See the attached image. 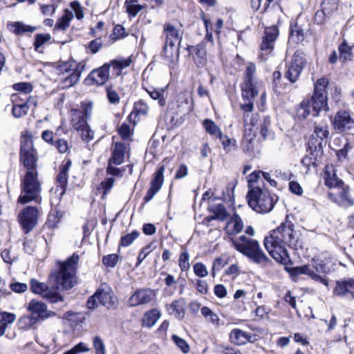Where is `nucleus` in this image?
<instances>
[{
	"label": "nucleus",
	"instance_id": "1",
	"mask_svg": "<svg viewBox=\"0 0 354 354\" xmlns=\"http://www.w3.org/2000/svg\"><path fill=\"white\" fill-rule=\"evenodd\" d=\"M302 244L301 234L295 230V225L290 221L281 223L264 239V246L269 254L284 265L291 261L286 246L297 250L303 247Z\"/></svg>",
	"mask_w": 354,
	"mask_h": 354
},
{
	"label": "nucleus",
	"instance_id": "2",
	"mask_svg": "<svg viewBox=\"0 0 354 354\" xmlns=\"http://www.w3.org/2000/svg\"><path fill=\"white\" fill-rule=\"evenodd\" d=\"M243 226L242 218L237 214H234L227 223L226 232L229 235L227 240L231 243L232 247L246 256L253 263L266 266L269 261V258L263 252L257 240L247 237L245 235L239 238L230 236V235L240 233Z\"/></svg>",
	"mask_w": 354,
	"mask_h": 354
},
{
	"label": "nucleus",
	"instance_id": "3",
	"mask_svg": "<svg viewBox=\"0 0 354 354\" xmlns=\"http://www.w3.org/2000/svg\"><path fill=\"white\" fill-rule=\"evenodd\" d=\"M80 256L74 252L65 261H58L59 270L52 272L50 277L54 279L57 285L64 290L71 289L77 283V272Z\"/></svg>",
	"mask_w": 354,
	"mask_h": 354
},
{
	"label": "nucleus",
	"instance_id": "4",
	"mask_svg": "<svg viewBox=\"0 0 354 354\" xmlns=\"http://www.w3.org/2000/svg\"><path fill=\"white\" fill-rule=\"evenodd\" d=\"M171 23L163 25L162 36L164 37V46L162 55L167 62L175 63L178 60L180 47L183 37V30Z\"/></svg>",
	"mask_w": 354,
	"mask_h": 354
},
{
	"label": "nucleus",
	"instance_id": "5",
	"mask_svg": "<svg viewBox=\"0 0 354 354\" xmlns=\"http://www.w3.org/2000/svg\"><path fill=\"white\" fill-rule=\"evenodd\" d=\"M41 187L38 179V172L26 171L21 183V194L18 203L26 204L31 201L40 203Z\"/></svg>",
	"mask_w": 354,
	"mask_h": 354
},
{
	"label": "nucleus",
	"instance_id": "6",
	"mask_svg": "<svg viewBox=\"0 0 354 354\" xmlns=\"http://www.w3.org/2000/svg\"><path fill=\"white\" fill-rule=\"evenodd\" d=\"M248 205L260 214L270 212L276 203L269 191L265 187H252L247 194Z\"/></svg>",
	"mask_w": 354,
	"mask_h": 354
},
{
	"label": "nucleus",
	"instance_id": "7",
	"mask_svg": "<svg viewBox=\"0 0 354 354\" xmlns=\"http://www.w3.org/2000/svg\"><path fill=\"white\" fill-rule=\"evenodd\" d=\"M286 270L289 273L290 276L295 280L300 274L308 275L311 279L319 282L326 287L328 286V281L322 274H327L326 266L319 262V260H313V264L304 265L297 267H286Z\"/></svg>",
	"mask_w": 354,
	"mask_h": 354
},
{
	"label": "nucleus",
	"instance_id": "8",
	"mask_svg": "<svg viewBox=\"0 0 354 354\" xmlns=\"http://www.w3.org/2000/svg\"><path fill=\"white\" fill-rule=\"evenodd\" d=\"M37 152L33 146L30 134L22 135L20 148V162L26 171H37Z\"/></svg>",
	"mask_w": 354,
	"mask_h": 354
},
{
	"label": "nucleus",
	"instance_id": "9",
	"mask_svg": "<svg viewBox=\"0 0 354 354\" xmlns=\"http://www.w3.org/2000/svg\"><path fill=\"white\" fill-rule=\"evenodd\" d=\"M328 80L326 77L319 78L315 84L314 93L310 99L307 100L310 104L313 115L317 116L321 111L329 110L327 104L326 87Z\"/></svg>",
	"mask_w": 354,
	"mask_h": 354
},
{
	"label": "nucleus",
	"instance_id": "10",
	"mask_svg": "<svg viewBox=\"0 0 354 354\" xmlns=\"http://www.w3.org/2000/svg\"><path fill=\"white\" fill-rule=\"evenodd\" d=\"M255 97L243 99L245 102L241 104V109L243 111V122L244 132L257 133V127L260 120L258 113H252L254 110V102Z\"/></svg>",
	"mask_w": 354,
	"mask_h": 354
},
{
	"label": "nucleus",
	"instance_id": "11",
	"mask_svg": "<svg viewBox=\"0 0 354 354\" xmlns=\"http://www.w3.org/2000/svg\"><path fill=\"white\" fill-rule=\"evenodd\" d=\"M39 211L37 207L27 206L18 214V222L25 234L30 232L38 223Z\"/></svg>",
	"mask_w": 354,
	"mask_h": 354
},
{
	"label": "nucleus",
	"instance_id": "12",
	"mask_svg": "<svg viewBox=\"0 0 354 354\" xmlns=\"http://www.w3.org/2000/svg\"><path fill=\"white\" fill-rule=\"evenodd\" d=\"M30 289L33 293L41 295L50 303L64 301L63 297L57 289L50 288L45 283L40 282L35 279L30 280Z\"/></svg>",
	"mask_w": 354,
	"mask_h": 354
},
{
	"label": "nucleus",
	"instance_id": "13",
	"mask_svg": "<svg viewBox=\"0 0 354 354\" xmlns=\"http://www.w3.org/2000/svg\"><path fill=\"white\" fill-rule=\"evenodd\" d=\"M256 66L254 63H249L246 67L244 82L241 85V95L243 99L255 97L258 94L257 82L254 75Z\"/></svg>",
	"mask_w": 354,
	"mask_h": 354
},
{
	"label": "nucleus",
	"instance_id": "14",
	"mask_svg": "<svg viewBox=\"0 0 354 354\" xmlns=\"http://www.w3.org/2000/svg\"><path fill=\"white\" fill-rule=\"evenodd\" d=\"M306 64L303 53L297 51L294 53L290 62L287 64L288 70L285 77L292 83L297 81Z\"/></svg>",
	"mask_w": 354,
	"mask_h": 354
},
{
	"label": "nucleus",
	"instance_id": "15",
	"mask_svg": "<svg viewBox=\"0 0 354 354\" xmlns=\"http://www.w3.org/2000/svg\"><path fill=\"white\" fill-rule=\"evenodd\" d=\"M328 197L342 207L354 205V197L351 194L349 187L345 184L336 189L335 192H329Z\"/></svg>",
	"mask_w": 354,
	"mask_h": 354
},
{
	"label": "nucleus",
	"instance_id": "16",
	"mask_svg": "<svg viewBox=\"0 0 354 354\" xmlns=\"http://www.w3.org/2000/svg\"><path fill=\"white\" fill-rule=\"evenodd\" d=\"M334 296L346 301L354 300V279H348L337 281L333 290Z\"/></svg>",
	"mask_w": 354,
	"mask_h": 354
},
{
	"label": "nucleus",
	"instance_id": "17",
	"mask_svg": "<svg viewBox=\"0 0 354 354\" xmlns=\"http://www.w3.org/2000/svg\"><path fill=\"white\" fill-rule=\"evenodd\" d=\"M334 128L340 131L354 129V119L348 111L341 110L337 112L333 120Z\"/></svg>",
	"mask_w": 354,
	"mask_h": 354
},
{
	"label": "nucleus",
	"instance_id": "18",
	"mask_svg": "<svg viewBox=\"0 0 354 354\" xmlns=\"http://www.w3.org/2000/svg\"><path fill=\"white\" fill-rule=\"evenodd\" d=\"M155 292L150 288L137 290L129 299V306H137L149 303L155 297Z\"/></svg>",
	"mask_w": 354,
	"mask_h": 354
},
{
	"label": "nucleus",
	"instance_id": "19",
	"mask_svg": "<svg viewBox=\"0 0 354 354\" xmlns=\"http://www.w3.org/2000/svg\"><path fill=\"white\" fill-rule=\"evenodd\" d=\"M110 67L111 64L106 63L101 67L93 69L86 80L92 81L96 85L104 84L109 79Z\"/></svg>",
	"mask_w": 354,
	"mask_h": 354
},
{
	"label": "nucleus",
	"instance_id": "20",
	"mask_svg": "<svg viewBox=\"0 0 354 354\" xmlns=\"http://www.w3.org/2000/svg\"><path fill=\"white\" fill-rule=\"evenodd\" d=\"M74 115L78 118V121L75 123L76 119L73 117L72 122L74 127L77 130L81 131V136L83 140L89 142L94 138V132L90 129L89 126L86 123L84 118L80 115V113L77 111H74Z\"/></svg>",
	"mask_w": 354,
	"mask_h": 354
},
{
	"label": "nucleus",
	"instance_id": "21",
	"mask_svg": "<svg viewBox=\"0 0 354 354\" xmlns=\"http://www.w3.org/2000/svg\"><path fill=\"white\" fill-rule=\"evenodd\" d=\"M230 342L238 346L245 345L247 342L253 343L257 340L256 335L239 328L233 329L230 333Z\"/></svg>",
	"mask_w": 354,
	"mask_h": 354
},
{
	"label": "nucleus",
	"instance_id": "22",
	"mask_svg": "<svg viewBox=\"0 0 354 354\" xmlns=\"http://www.w3.org/2000/svg\"><path fill=\"white\" fill-rule=\"evenodd\" d=\"M265 35L263 37L261 44V50L270 53L274 45V41L278 36V29L275 26L266 28L265 30Z\"/></svg>",
	"mask_w": 354,
	"mask_h": 354
},
{
	"label": "nucleus",
	"instance_id": "23",
	"mask_svg": "<svg viewBox=\"0 0 354 354\" xmlns=\"http://www.w3.org/2000/svg\"><path fill=\"white\" fill-rule=\"evenodd\" d=\"M189 55L194 54L193 58L198 67L203 66L206 61V43L201 42L198 45L189 46L186 48Z\"/></svg>",
	"mask_w": 354,
	"mask_h": 354
},
{
	"label": "nucleus",
	"instance_id": "24",
	"mask_svg": "<svg viewBox=\"0 0 354 354\" xmlns=\"http://www.w3.org/2000/svg\"><path fill=\"white\" fill-rule=\"evenodd\" d=\"M256 134L244 132L242 140V149L243 152L250 157L254 156L259 152L257 142L255 140Z\"/></svg>",
	"mask_w": 354,
	"mask_h": 354
},
{
	"label": "nucleus",
	"instance_id": "25",
	"mask_svg": "<svg viewBox=\"0 0 354 354\" xmlns=\"http://www.w3.org/2000/svg\"><path fill=\"white\" fill-rule=\"evenodd\" d=\"M27 309L33 315H35L38 319H44L49 316L47 306L44 303L35 299L29 302Z\"/></svg>",
	"mask_w": 354,
	"mask_h": 354
},
{
	"label": "nucleus",
	"instance_id": "26",
	"mask_svg": "<svg viewBox=\"0 0 354 354\" xmlns=\"http://www.w3.org/2000/svg\"><path fill=\"white\" fill-rule=\"evenodd\" d=\"M84 64L82 63L75 64L73 72L61 81L60 86L62 88H66L76 84L79 82L82 71L84 70Z\"/></svg>",
	"mask_w": 354,
	"mask_h": 354
},
{
	"label": "nucleus",
	"instance_id": "27",
	"mask_svg": "<svg viewBox=\"0 0 354 354\" xmlns=\"http://www.w3.org/2000/svg\"><path fill=\"white\" fill-rule=\"evenodd\" d=\"M125 149L126 147L124 145L116 143L112 152V155L109 160L110 164H114L115 165H121L124 162Z\"/></svg>",
	"mask_w": 354,
	"mask_h": 354
},
{
	"label": "nucleus",
	"instance_id": "28",
	"mask_svg": "<svg viewBox=\"0 0 354 354\" xmlns=\"http://www.w3.org/2000/svg\"><path fill=\"white\" fill-rule=\"evenodd\" d=\"M209 211L214 214L208 218L209 220L218 219L224 221L229 216L225 206L221 203L211 205L209 207Z\"/></svg>",
	"mask_w": 354,
	"mask_h": 354
},
{
	"label": "nucleus",
	"instance_id": "29",
	"mask_svg": "<svg viewBox=\"0 0 354 354\" xmlns=\"http://www.w3.org/2000/svg\"><path fill=\"white\" fill-rule=\"evenodd\" d=\"M344 183L339 179L335 172L328 170V167H326L325 171V185L330 188L337 189L340 186H343Z\"/></svg>",
	"mask_w": 354,
	"mask_h": 354
},
{
	"label": "nucleus",
	"instance_id": "30",
	"mask_svg": "<svg viewBox=\"0 0 354 354\" xmlns=\"http://www.w3.org/2000/svg\"><path fill=\"white\" fill-rule=\"evenodd\" d=\"M10 30L17 35H22L28 32H33L37 30L36 26L26 25L21 21L13 22L10 25Z\"/></svg>",
	"mask_w": 354,
	"mask_h": 354
},
{
	"label": "nucleus",
	"instance_id": "31",
	"mask_svg": "<svg viewBox=\"0 0 354 354\" xmlns=\"http://www.w3.org/2000/svg\"><path fill=\"white\" fill-rule=\"evenodd\" d=\"M167 310L176 317L183 319L185 315V303L183 300H175L167 306Z\"/></svg>",
	"mask_w": 354,
	"mask_h": 354
},
{
	"label": "nucleus",
	"instance_id": "32",
	"mask_svg": "<svg viewBox=\"0 0 354 354\" xmlns=\"http://www.w3.org/2000/svg\"><path fill=\"white\" fill-rule=\"evenodd\" d=\"M96 295L97 296L98 301L106 306L107 308H110L113 306V297L112 294L109 290H105L103 289H97L95 292Z\"/></svg>",
	"mask_w": 354,
	"mask_h": 354
},
{
	"label": "nucleus",
	"instance_id": "33",
	"mask_svg": "<svg viewBox=\"0 0 354 354\" xmlns=\"http://www.w3.org/2000/svg\"><path fill=\"white\" fill-rule=\"evenodd\" d=\"M73 11L66 9L64 15L58 19L55 24V29L65 30L70 26V22L73 18Z\"/></svg>",
	"mask_w": 354,
	"mask_h": 354
},
{
	"label": "nucleus",
	"instance_id": "34",
	"mask_svg": "<svg viewBox=\"0 0 354 354\" xmlns=\"http://www.w3.org/2000/svg\"><path fill=\"white\" fill-rule=\"evenodd\" d=\"M339 59L342 63L351 61L353 59L352 47L344 40L338 47Z\"/></svg>",
	"mask_w": 354,
	"mask_h": 354
},
{
	"label": "nucleus",
	"instance_id": "35",
	"mask_svg": "<svg viewBox=\"0 0 354 354\" xmlns=\"http://www.w3.org/2000/svg\"><path fill=\"white\" fill-rule=\"evenodd\" d=\"M203 127L210 136L219 138L223 134L220 127L212 120L205 119L203 121Z\"/></svg>",
	"mask_w": 354,
	"mask_h": 354
},
{
	"label": "nucleus",
	"instance_id": "36",
	"mask_svg": "<svg viewBox=\"0 0 354 354\" xmlns=\"http://www.w3.org/2000/svg\"><path fill=\"white\" fill-rule=\"evenodd\" d=\"M160 317V312L156 309H152L147 312L142 319L143 326L148 328L152 327Z\"/></svg>",
	"mask_w": 354,
	"mask_h": 354
},
{
	"label": "nucleus",
	"instance_id": "37",
	"mask_svg": "<svg viewBox=\"0 0 354 354\" xmlns=\"http://www.w3.org/2000/svg\"><path fill=\"white\" fill-rule=\"evenodd\" d=\"M270 118L269 116H265L263 120L260 121V133L263 140L274 138L273 133L270 129Z\"/></svg>",
	"mask_w": 354,
	"mask_h": 354
},
{
	"label": "nucleus",
	"instance_id": "38",
	"mask_svg": "<svg viewBox=\"0 0 354 354\" xmlns=\"http://www.w3.org/2000/svg\"><path fill=\"white\" fill-rule=\"evenodd\" d=\"M310 114L313 115L310 104L308 100H304L296 108V115L299 119H305Z\"/></svg>",
	"mask_w": 354,
	"mask_h": 354
},
{
	"label": "nucleus",
	"instance_id": "39",
	"mask_svg": "<svg viewBox=\"0 0 354 354\" xmlns=\"http://www.w3.org/2000/svg\"><path fill=\"white\" fill-rule=\"evenodd\" d=\"M261 171H254L248 176V184L249 190H251L252 187H264L263 180L261 178Z\"/></svg>",
	"mask_w": 354,
	"mask_h": 354
},
{
	"label": "nucleus",
	"instance_id": "40",
	"mask_svg": "<svg viewBox=\"0 0 354 354\" xmlns=\"http://www.w3.org/2000/svg\"><path fill=\"white\" fill-rule=\"evenodd\" d=\"M68 172L59 170V173L57 177V186L56 188V192H59V195L61 196H62L66 192L68 185Z\"/></svg>",
	"mask_w": 354,
	"mask_h": 354
},
{
	"label": "nucleus",
	"instance_id": "41",
	"mask_svg": "<svg viewBox=\"0 0 354 354\" xmlns=\"http://www.w3.org/2000/svg\"><path fill=\"white\" fill-rule=\"evenodd\" d=\"M1 257L4 262L12 264L19 260V254L16 250L6 248L1 252Z\"/></svg>",
	"mask_w": 354,
	"mask_h": 354
},
{
	"label": "nucleus",
	"instance_id": "42",
	"mask_svg": "<svg viewBox=\"0 0 354 354\" xmlns=\"http://www.w3.org/2000/svg\"><path fill=\"white\" fill-rule=\"evenodd\" d=\"M147 93L153 100H158V104L163 106L165 104V99L164 97V89H156L154 88H149L145 89Z\"/></svg>",
	"mask_w": 354,
	"mask_h": 354
},
{
	"label": "nucleus",
	"instance_id": "43",
	"mask_svg": "<svg viewBox=\"0 0 354 354\" xmlns=\"http://www.w3.org/2000/svg\"><path fill=\"white\" fill-rule=\"evenodd\" d=\"M39 319L32 313L30 315H25L19 319V324L22 328H29L35 325Z\"/></svg>",
	"mask_w": 354,
	"mask_h": 354
},
{
	"label": "nucleus",
	"instance_id": "44",
	"mask_svg": "<svg viewBox=\"0 0 354 354\" xmlns=\"http://www.w3.org/2000/svg\"><path fill=\"white\" fill-rule=\"evenodd\" d=\"M51 35L49 33L37 34L35 37L33 44L35 51H39V48L51 39Z\"/></svg>",
	"mask_w": 354,
	"mask_h": 354
},
{
	"label": "nucleus",
	"instance_id": "45",
	"mask_svg": "<svg viewBox=\"0 0 354 354\" xmlns=\"http://www.w3.org/2000/svg\"><path fill=\"white\" fill-rule=\"evenodd\" d=\"M165 167L160 166L155 173L154 178L150 183V186L160 190L163 183V173Z\"/></svg>",
	"mask_w": 354,
	"mask_h": 354
},
{
	"label": "nucleus",
	"instance_id": "46",
	"mask_svg": "<svg viewBox=\"0 0 354 354\" xmlns=\"http://www.w3.org/2000/svg\"><path fill=\"white\" fill-rule=\"evenodd\" d=\"M201 314L206 318L208 322H211L212 324L217 326H219V317L209 308L203 306L201 308Z\"/></svg>",
	"mask_w": 354,
	"mask_h": 354
},
{
	"label": "nucleus",
	"instance_id": "47",
	"mask_svg": "<svg viewBox=\"0 0 354 354\" xmlns=\"http://www.w3.org/2000/svg\"><path fill=\"white\" fill-rule=\"evenodd\" d=\"M290 38L297 42L302 41L304 39V29L296 23L290 28Z\"/></svg>",
	"mask_w": 354,
	"mask_h": 354
},
{
	"label": "nucleus",
	"instance_id": "48",
	"mask_svg": "<svg viewBox=\"0 0 354 354\" xmlns=\"http://www.w3.org/2000/svg\"><path fill=\"white\" fill-rule=\"evenodd\" d=\"M29 110V106L26 102L20 104H14L12 109V115L19 118L26 115Z\"/></svg>",
	"mask_w": 354,
	"mask_h": 354
},
{
	"label": "nucleus",
	"instance_id": "49",
	"mask_svg": "<svg viewBox=\"0 0 354 354\" xmlns=\"http://www.w3.org/2000/svg\"><path fill=\"white\" fill-rule=\"evenodd\" d=\"M178 266L182 272H186L189 270V254L187 250L181 252L178 260Z\"/></svg>",
	"mask_w": 354,
	"mask_h": 354
},
{
	"label": "nucleus",
	"instance_id": "50",
	"mask_svg": "<svg viewBox=\"0 0 354 354\" xmlns=\"http://www.w3.org/2000/svg\"><path fill=\"white\" fill-rule=\"evenodd\" d=\"M218 138L222 142L225 151L227 152L231 151L236 146V140L230 138L227 136L222 134Z\"/></svg>",
	"mask_w": 354,
	"mask_h": 354
},
{
	"label": "nucleus",
	"instance_id": "51",
	"mask_svg": "<svg viewBox=\"0 0 354 354\" xmlns=\"http://www.w3.org/2000/svg\"><path fill=\"white\" fill-rule=\"evenodd\" d=\"M328 134L329 131L328 130V126L325 124L315 126L313 135H314V137L315 136L323 142L324 139L328 138Z\"/></svg>",
	"mask_w": 354,
	"mask_h": 354
},
{
	"label": "nucleus",
	"instance_id": "52",
	"mask_svg": "<svg viewBox=\"0 0 354 354\" xmlns=\"http://www.w3.org/2000/svg\"><path fill=\"white\" fill-rule=\"evenodd\" d=\"M140 235L138 231H133L131 233L122 236L120 239V245L123 247L130 245Z\"/></svg>",
	"mask_w": 354,
	"mask_h": 354
},
{
	"label": "nucleus",
	"instance_id": "53",
	"mask_svg": "<svg viewBox=\"0 0 354 354\" xmlns=\"http://www.w3.org/2000/svg\"><path fill=\"white\" fill-rule=\"evenodd\" d=\"M106 93L107 99L111 104H117L120 102V97L111 86L106 87Z\"/></svg>",
	"mask_w": 354,
	"mask_h": 354
},
{
	"label": "nucleus",
	"instance_id": "54",
	"mask_svg": "<svg viewBox=\"0 0 354 354\" xmlns=\"http://www.w3.org/2000/svg\"><path fill=\"white\" fill-rule=\"evenodd\" d=\"M172 340L175 344L184 353H187L189 351V346L187 342L183 338L176 335H173L171 337Z\"/></svg>",
	"mask_w": 354,
	"mask_h": 354
},
{
	"label": "nucleus",
	"instance_id": "55",
	"mask_svg": "<svg viewBox=\"0 0 354 354\" xmlns=\"http://www.w3.org/2000/svg\"><path fill=\"white\" fill-rule=\"evenodd\" d=\"M93 344L95 351V354H106L105 344L100 337H94L93 339Z\"/></svg>",
	"mask_w": 354,
	"mask_h": 354
},
{
	"label": "nucleus",
	"instance_id": "56",
	"mask_svg": "<svg viewBox=\"0 0 354 354\" xmlns=\"http://www.w3.org/2000/svg\"><path fill=\"white\" fill-rule=\"evenodd\" d=\"M119 256L116 254H111L102 257V263L109 268H113L118 263Z\"/></svg>",
	"mask_w": 354,
	"mask_h": 354
},
{
	"label": "nucleus",
	"instance_id": "57",
	"mask_svg": "<svg viewBox=\"0 0 354 354\" xmlns=\"http://www.w3.org/2000/svg\"><path fill=\"white\" fill-rule=\"evenodd\" d=\"M16 315L14 313L3 312L0 313V323L2 326L7 328L8 324H10L15 322Z\"/></svg>",
	"mask_w": 354,
	"mask_h": 354
},
{
	"label": "nucleus",
	"instance_id": "58",
	"mask_svg": "<svg viewBox=\"0 0 354 354\" xmlns=\"http://www.w3.org/2000/svg\"><path fill=\"white\" fill-rule=\"evenodd\" d=\"M89 348L84 342H80L68 351H65L63 354H80L88 352Z\"/></svg>",
	"mask_w": 354,
	"mask_h": 354
},
{
	"label": "nucleus",
	"instance_id": "59",
	"mask_svg": "<svg viewBox=\"0 0 354 354\" xmlns=\"http://www.w3.org/2000/svg\"><path fill=\"white\" fill-rule=\"evenodd\" d=\"M126 12L131 17H135L142 9L144 6L140 4L124 5Z\"/></svg>",
	"mask_w": 354,
	"mask_h": 354
},
{
	"label": "nucleus",
	"instance_id": "60",
	"mask_svg": "<svg viewBox=\"0 0 354 354\" xmlns=\"http://www.w3.org/2000/svg\"><path fill=\"white\" fill-rule=\"evenodd\" d=\"M193 270L194 274L198 277L203 278L208 274L206 266L201 262H198L194 265Z\"/></svg>",
	"mask_w": 354,
	"mask_h": 354
},
{
	"label": "nucleus",
	"instance_id": "61",
	"mask_svg": "<svg viewBox=\"0 0 354 354\" xmlns=\"http://www.w3.org/2000/svg\"><path fill=\"white\" fill-rule=\"evenodd\" d=\"M131 60L130 59H126L122 60H113L110 64L112 65L113 69L118 71V74H120V71L124 68L128 67L131 64Z\"/></svg>",
	"mask_w": 354,
	"mask_h": 354
},
{
	"label": "nucleus",
	"instance_id": "62",
	"mask_svg": "<svg viewBox=\"0 0 354 354\" xmlns=\"http://www.w3.org/2000/svg\"><path fill=\"white\" fill-rule=\"evenodd\" d=\"M322 142L320 139L312 135L308 140V147L311 151H320L322 149Z\"/></svg>",
	"mask_w": 354,
	"mask_h": 354
},
{
	"label": "nucleus",
	"instance_id": "63",
	"mask_svg": "<svg viewBox=\"0 0 354 354\" xmlns=\"http://www.w3.org/2000/svg\"><path fill=\"white\" fill-rule=\"evenodd\" d=\"M133 110L138 114L145 115L149 111V107L147 104L141 100L135 102Z\"/></svg>",
	"mask_w": 354,
	"mask_h": 354
},
{
	"label": "nucleus",
	"instance_id": "64",
	"mask_svg": "<svg viewBox=\"0 0 354 354\" xmlns=\"http://www.w3.org/2000/svg\"><path fill=\"white\" fill-rule=\"evenodd\" d=\"M152 250L153 248L151 245H148L144 247L139 253L136 266H140L143 260L152 252Z\"/></svg>",
	"mask_w": 354,
	"mask_h": 354
}]
</instances>
